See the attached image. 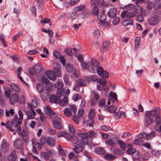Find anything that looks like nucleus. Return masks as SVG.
I'll return each mask as SVG.
<instances>
[{
	"instance_id": "obj_1",
	"label": "nucleus",
	"mask_w": 161,
	"mask_h": 161,
	"mask_svg": "<svg viewBox=\"0 0 161 161\" xmlns=\"http://www.w3.org/2000/svg\"><path fill=\"white\" fill-rule=\"evenodd\" d=\"M160 109L155 108L154 109L147 112L145 115L144 125L148 126L152 123L156 122L157 130L159 133H161V118L159 114Z\"/></svg>"
},
{
	"instance_id": "obj_2",
	"label": "nucleus",
	"mask_w": 161,
	"mask_h": 161,
	"mask_svg": "<svg viewBox=\"0 0 161 161\" xmlns=\"http://www.w3.org/2000/svg\"><path fill=\"white\" fill-rule=\"evenodd\" d=\"M53 126L58 130H61L63 128L62 124V120L58 116L55 117L52 121Z\"/></svg>"
},
{
	"instance_id": "obj_3",
	"label": "nucleus",
	"mask_w": 161,
	"mask_h": 161,
	"mask_svg": "<svg viewBox=\"0 0 161 161\" xmlns=\"http://www.w3.org/2000/svg\"><path fill=\"white\" fill-rule=\"evenodd\" d=\"M96 133L94 130H90L86 133H78L77 134V135L82 139H85L88 137H92Z\"/></svg>"
},
{
	"instance_id": "obj_4",
	"label": "nucleus",
	"mask_w": 161,
	"mask_h": 161,
	"mask_svg": "<svg viewBox=\"0 0 161 161\" xmlns=\"http://www.w3.org/2000/svg\"><path fill=\"white\" fill-rule=\"evenodd\" d=\"M136 14V13L135 11L128 12L127 11L125 10L122 12L120 15L122 18H130L135 16Z\"/></svg>"
},
{
	"instance_id": "obj_5",
	"label": "nucleus",
	"mask_w": 161,
	"mask_h": 161,
	"mask_svg": "<svg viewBox=\"0 0 161 161\" xmlns=\"http://www.w3.org/2000/svg\"><path fill=\"white\" fill-rule=\"evenodd\" d=\"M19 115L20 117L19 120L15 122L14 126L17 129L18 133L21 132V125L22 120L23 119V114L21 110H19L18 112Z\"/></svg>"
},
{
	"instance_id": "obj_6",
	"label": "nucleus",
	"mask_w": 161,
	"mask_h": 161,
	"mask_svg": "<svg viewBox=\"0 0 161 161\" xmlns=\"http://www.w3.org/2000/svg\"><path fill=\"white\" fill-rule=\"evenodd\" d=\"M97 74L102 77L107 78L108 77V73L105 71H103V68L100 66L97 67Z\"/></svg>"
},
{
	"instance_id": "obj_7",
	"label": "nucleus",
	"mask_w": 161,
	"mask_h": 161,
	"mask_svg": "<svg viewBox=\"0 0 161 161\" xmlns=\"http://www.w3.org/2000/svg\"><path fill=\"white\" fill-rule=\"evenodd\" d=\"M0 149L3 153H5L9 149V144L8 142L3 140L0 147Z\"/></svg>"
},
{
	"instance_id": "obj_8",
	"label": "nucleus",
	"mask_w": 161,
	"mask_h": 161,
	"mask_svg": "<svg viewBox=\"0 0 161 161\" xmlns=\"http://www.w3.org/2000/svg\"><path fill=\"white\" fill-rule=\"evenodd\" d=\"M27 105L29 108L32 111V113H33V115L35 116L36 114V113L32 107L36 108L37 107L36 99H33L32 101V103L31 104L27 103Z\"/></svg>"
},
{
	"instance_id": "obj_9",
	"label": "nucleus",
	"mask_w": 161,
	"mask_h": 161,
	"mask_svg": "<svg viewBox=\"0 0 161 161\" xmlns=\"http://www.w3.org/2000/svg\"><path fill=\"white\" fill-rule=\"evenodd\" d=\"M14 146L17 149H21L23 147V142L20 138L16 139L14 142Z\"/></svg>"
},
{
	"instance_id": "obj_10",
	"label": "nucleus",
	"mask_w": 161,
	"mask_h": 161,
	"mask_svg": "<svg viewBox=\"0 0 161 161\" xmlns=\"http://www.w3.org/2000/svg\"><path fill=\"white\" fill-rule=\"evenodd\" d=\"M108 15L111 18H113L116 17L117 15V9L115 8L110 9L108 12Z\"/></svg>"
},
{
	"instance_id": "obj_11",
	"label": "nucleus",
	"mask_w": 161,
	"mask_h": 161,
	"mask_svg": "<svg viewBox=\"0 0 161 161\" xmlns=\"http://www.w3.org/2000/svg\"><path fill=\"white\" fill-rule=\"evenodd\" d=\"M96 16L98 19L101 22L103 23L106 20V15L103 12H99Z\"/></svg>"
},
{
	"instance_id": "obj_12",
	"label": "nucleus",
	"mask_w": 161,
	"mask_h": 161,
	"mask_svg": "<svg viewBox=\"0 0 161 161\" xmlns=\"http://www.w3.org/2000/svg\"><path fill=\"white\" fill-rule=\"evenodd\" d=\"M19 95L17 93L14 94L10 97V102L12 104L17 103L19 100Z\"/></svg>"
},
{
	"instance_id": "obj_13",
	"label": "nucleus",
	"mask_w": 161,
	"mask_h": 161,
	"mask_svg": "<svg viewBox=\"0 0 161 161\" xmlns=\"http://www.w3.org/2000/svg\"><path fill=\"white\" fill-rule=\"evenodd\" d=\"M47 76L50 80H54L56 79V76L52 71L47 70L45 73Z\"/></svg>"
},
{
	"instance_id": "obj_14",
	"label": "nucleus",
	"mask_w": 161,
	"mask_h": 161,
	"mask_svg": "<svg viewBox=\"0 0 161 161\" xmlns=\"http://www.w3.org/2000/svg\"><path fill=\"white\" fill-rule=\"evenodd\" d=\"M60 100V97H58L55 95H52L49 98V101L50 103H54L57 104L59 102Z\"/></svg>"
},
{
	"instance_id": "obj_15",
	"label": "nucleus",
	"mask_w": 161,
	"mask_h": 161,
	"mask_svg": "<svg viewBox=\"0 0 161 161\" xmlns=\"http://www.w3.org/2000/svg\"><path fill=\"white\" fill-rule=\"evenodd\" d=\"M83 149L82 146L78 144L75 146L73 149L76 153H77L82 152L83 150Z\"/></svg>"
},
{
	"instance_id": "obj_16",
	"label": "nucleus",
	"mask_w": 161,
	"mask_h": 161,
	"mask_svg": "<svg viewBox=\"0 0 161 161\" xmlns=\"http://www.w3.org/2000/svg\"><path fill=\"white\" fill-rule=\"evenodd\" d=\"M110 44L108 41H105L103 42V46L102 47V50L103 52H106L109 48Z\"/></svg>"
},
{
	"instance_id": "obj_17",
	"label": "nucleus",
	"mask_w": 161,
	"mask_h": 161,
	"mask_svg": "<svg viewBox=\"0 0 161 161\" xmlns=\"http://www.w3.org/2000/svg\"><path fill=\"white\" fill-rule=\"evenodd\" d=\"M55 142V140L51 137H48L47 139V143L50 146H53Z\"/></svg>"
},
{
	"instance_id": "obj_18",
	"label": "nucleus",
	"mask_w": 161,
	"mask_h": 161,
	"mask_svg": "<svg viewBox=\"0 0 161 161\" xmlns=\"http://www.w3.org/2000/svg\"><path fill=\"white\" fill-rule=\"evenodd\" d=\"M158 23V19L155 17H152L149 19L148 20V23L150 25H155Z\"/></svg>"
},
{
	"instance_id": "obj_19",
	"label": "nucleus",
	"mask_w": 161,
	"mask_h": 161,
	"mask_svg": "<svg viewBox=\"0 0 161 161\" xmlns=\"http://www.w3.org/2000/svg\"><path fill=\"white\" fill-rule=\"evenodd\" d=\"M20 133L21 134V136L22 138L26 142L28 141V138L27 137L28 134L26 131L24 130H23L22 132L18 133L19 134Z\"/></svg>"
},
{
	"instance_id": "obj_20",
	"label": "nucleus",
	"mask_w": 161,
	"mask_h": 161,
	"mask_svg": "<svg viewBox=\"0 0 161 161\" xmlns=\"http://www.w3.org/2000/svg\"><path fill=\"white\" fill-rule=\"evenodd\" d=\"M10 85V86L14 91L16 92L19 91V87L18 85L14 83H11Z\"/></svg>"
},
{
	"instance_id": "obj_21",
	"label": "nucleus",
	"mask_w": 161,
	"mask_h": 161,
	"mask_svg": "<svg viewBox=\"0 0 161 161\" xmlns=\"http://www.w3.org/2000/svg\"><path fill=\"white\" fill-rule=\"evenodd\" d=\"M122 24L123 25L126 26L128 25H133V20L132 19H128L123 21Z\"/></svg>"
},
{
	"instance_id": "obj_22",
	"label": "nucleus",
	"mask_w": 161,
	"mask_h": 161,
	"mask_svg": "<svg viewBox=\"0 0 161 161\" xmlns=\"http://www.w3.org/2000/svg\"><path fill=\"white\" fill-rule=\"evenodd\" d=\"M156 132L153 131L148 134H147V138L146 140H151L154 138L156 135Z\"/></svg>"
},
{
	"instance_id": "obj_23",
	"label": "nucleus",
	"mask_w": 161,
	"mask_h": 161,
	"mask_svg": "<svg viewBox=\"0 0 161 161\" xmlns=\"http://www.w3.org/2000/svg\"><path fill=\"white\" fill-rule=\"evenodd\" d=\"M105 158L108 160H112L115 159L116 156L111 154H107L104 156Z\"/></svg>"
},
{
	"instance_id": "obj_24",
	"label": "nucleus",
	"mask_w": 161,
	"mask_h": 161,
	"mask_svg": "<svg viewBox=\"0 0 161 161\" xmlns=\"http://www.w3.org/2000/svg\"><path fill=\"white\" fill-rule=\"evenodd\" d=\"M106 109H108V111L111 113H114L116 109V107L114 106H106L105 108Z\"/></svg>"
},
{
	"instance_id": "obj_25",
	"label": "nucleus",
	"mask_w": 161,
	"mask_h": 161,
	"mask_svg": "<svg viewBox=\"0 0 161 161\" xmlns=\"http://www.w3.org/2000/svg\"><path fill=\"white\" fill-rule=\"evenodd\" d=\"M95 151L98 154H103L105 153V150L101 147H96L95 150Z\"/></svg>"
},
{
	"instance_id": "obj_26",
	"label": "nucleus",
	"mask_w": 161,
	"mask_h": 161,
	"mask_svg": "<svg viewBox=\"0 0 161 161\" xmlns=\"http://www.w3.org/2000/svg\"><path fill=\"white\" fill-rule=\"evenodd\" d=\"M76 83L80 86H84L86 85V82L82 79H79L76 82Z\"/></svg>"
},
{
	"instance_id": "obj_27",
	"label": "nucleus",
	"mask_w": 161,
	"mask_h": 161,
	"mask_svg": "<svg viewBox=\"0 0 161 161\" xmlns=\"http://www.w3.org/2000/svg\"><path fill=\"white\" fill-rule=\"evenodd\" d=\"M46 142H47L46 138L45 137H42L40 138L39 142H38L37 144L39 145L43 146L45 144Z\"/></svg>"
},
{
	"instance_id": "obj_28",
	"label": "nucleus",
	"mask_w": 161,
	"mask_h": 161,
	"mask_svg": "<svg viewBox=\"0 0 161 161\" xmlns=\"http://www.w3.org/2000/svg\"><path fill=\"white\" fill-rule=\"evenodd\" d=\"M40 80V81L45 84H48L50 82L49 80L44 75L42 76Z\"/></svg>"
},
{
	"instance_id": "obj_29",
	"label": "nucleus",
	"mask_w": 161,
	"mask_h": 161,
	"mask_svg": "<svg viewBox=\"0 0 161 161\" xmlns=\"http://www.w3.org/2000/svg\"><path fill=\"white\" fill-rule=\"evenodd\" d=\"M33 67L37 73L40 72L42 70V66L40 63L35 65Z\"/></svg>"
},
{
	"instance_id": "obj_30",
	"label": "nucleus",
	"mask_w": 161,
	"mask_h": 161,
	"mask_svg": "<svg viewBox=\"0 0 161 161\" xmlns=\"http://www.w3.org/2000/svg\"><path fill=\"white\" fill-rule=\"evenodd\" d=\"M99 12V8L97 5H94L92 10V14L93 15H96Z\"/></svg>"
},
{
	"instance_id": "obj_31",
	"label": "nucleus",
	"mask_w": 161,
	"mask_h": 161,
	"mask_svg": "<svg viewBox=\"0 0 161 161\" xmlns=\"http://www.w3.org/2000/svg\"><path fill=\"white\" fill-rule=\"evenodd\" d=\"M97 4L99 6H103L102 8H103L107 7L108 6L107 3L103 0H99L97 2Z\"/></svg>"
},
{
	"instance_id": "obj_32",
	"label": "nucleus",
	"mask_w": 161,
	"mask_h": 161,
	"mask_svg": "<svg viewBox=\"0 0 161 161\" xmlns=\"http://www.w3.org/2000/svg\"><path fill=\"white\" fill-rule=\"evenodd\" d=\"M95 110L93 109H91L89 111L88 115L89 119H93L95 116Z\"/></svg>"
},
{
	"instance_id": "obj_33",
	"label": "nucleus",
	"mask_w": 161,
	"mask_h": 161,
	"mask_svg": "<svg viewBox=\"0 0 161 161\" xmlns=\"http://www.w3.org/2000/svg\"><path fill=\"white\" fill-rule=\"evenodd\" d=\"M48 96V94L47 90H46L45 92H43L41 94L42 99L44 101L47 100V97Z\"/></svg>"
},
{
	"instance_id": "obj_34",
	"label": "nucleus",
	"mask_w": 161,
	"mask_h": 161,
	"mask_svg": "<svg viewBox=\"0 0 161 161\" xmlns=\"http://www.w3.org/2000/svg\"><path fill=\"white\" fill-rule=\"evenodd\" d=\"M67 98L66 97H64L63 99H62L60 101H59V100L58 103H59L60 105L63 106L65 105L66 103H67Z\"/></svg>"
},
{
	"instance_id": "obj_35",
	"label": "nucleus",
	"mask_w": 161,
	"mask_h": 161,
	"mask_svg": "<svg viewBox=\"0 0 161 161\" xmlns=\"http://www.w3.org/2000/svg\"><path fill=\"white\" fill-rule=\"evenodd\" d=\"M154 8L158 9L161 8V0H157L154 3Z\"/></svg>"
},
{
	"instance_id": "obj_36",
	"label": "nucleus",
	"mask_w": 161,
	"mask_h": 161,
	"mask_svg": "<svg viewBox=\"0 0 161 161\" xmlns=\"http://www.w3.org/2000/svg\"><path fill=\"white\" fill-rule=\"evenodd\" d=\"M105 143L107 145L114 146L115 143L112 139H108L105 141Z\"/></svg>"
},
{
	"instance_id": "obj_37",
	"label": "nucleus",
	"mask_w": 161,
	"mask_h": 161,
	"mask_svg": "<svg viewBox=\"0 0 161 161\" xmlns=\"http://www.w3.org/2000/svg\"><path fill=\"white\" fill-rule=\"evenodd\" d=\"M108 98L114 99L115 100L118 101L117 95L115 93H112V92H110L108 96Z\"/></svg>"
},
{
	"instance_id": "obj_38",
	"label": "nucleus",
	"mask_w": 161,
	"mask_h": 161,
	"mask_svg": "<svg viewBox=\"0 0 161 161\" xmlns=\"http://www.w3.org/2000/svg\"><path fill=\"white\" fill-rule=\"evenodd\" d=\"M66 68L67 71L68 72H72L73 70V65L69 64H66Z\"/></svg>"
},
{
	"instance_id": "obj_39",
	"label": "nucleus",
	"mask_w": 161,
	"mask_h": 161,
	"mask_svg": "<svg viewBox=\"0 0 161 161\" xmlns=\"http://www.w3.org/2000/svg\"><path fill=\"white\" fill-rule=\"evenodd\" d=\"M64 114L66 116L69 117L72 115V113L70 109L66 108L64 109Z\"/></svg>"
},
{
	"instance_id": "obj_40",
	"label": "nucleus",
	"mask_w": 161,
	"mask_h": 161,
	"mask_svg": "<svg viewBox=\"0 0 161 161\" xmlns=\"http://www.w3.org/2000/svg\"><path fill=\"white\" fill-rule=\"evenodd\" d=\"M91 62L93 65L96 68H97L99 65L98 61L95 59L92 58Z\"/></svg>"
},
{
	"instance_id": "obj_41",
	"label": "nucleus",
	"mask_w": 161,
	"mask_h": 161,
	"mask_svg": "<svg viewBox=\"0 0 161 161\" xmlns=\"http://www.w3.org/2000/svg\"><path fill=\"white\" fill-rule=\"evenodd\" d=\"M43 0H37L36 1V5H37L38 8L41 9L43 7Z\"/></svg>"
},
{
	"instance_id": "obj_42",
	"label": "nucleus",
	"mask_w": 161,
	"mask_h": 161,
	"mask_svg": "<svg viewBox=\"0 0 161 161\" xmlns=\"http://www.w3.org/2000/svg\"><path fill=\"white\" fill-rule=\"evenodd\" d=\"M70 140L74 144H77L79 142V139L76 136H73L70 139Z\"/></svg>"
},
{
	"instance_id": "obj_43",
	"label": "nucleus",
	"mask_w": 161,
	"mask_h": 161,
	"mask_svg": "<svg viewBox=\"0 0 161 161\" xmlns=\"http://www.w3.org/2000/svg\"><path fill=\"white\" fill-rule=\"evenodd\" d=\"M118 143L120 147L122 149L125 150L126 145V144L125 142L119 140L118 141Z\"/></svg>"
},
{
	"instance_id": "obj_44",
	"label": "nucleus",
	"mask_w": 161,
	"mask_h": 161,
	"mask_svg": "<svg viewBox=\"0 0 161 161\" xmlns=\"http://www.w3.org/2000/svg\"><path fill=\"white\" fill-rule=\"evenodd\" d=\"M38 92H42L44 89V86L42 84L37 83L36 85Z\"/></svg>"
},
{
	"instance_id": "obj_45",
	"label": "nucleus",
	"mask_w": 161,
	"mask_h": 161,
	"mask_svg": "<svg viewBox=\"0 0 161 161\" xmlns=\"http://www.w3.org/2000/svg\"><path fill=\"white\" fill-rule=\"evenodd\" d=\"M26 114L27 117V119H30L35 118V116L33 115V113L32 114L31 112L27 111L26 112Z\"/></svg>"
},
{
	"instance_id": "obj_46",
	"label": "nucleus",
	"mask_w": 161,
	"mask_h": 161,
	"mask_svg": "<svg viewBox=\"0 0 161 161\" xmlns=\"http://www.w3.org/2000/svg\"><path fill=\"white\" fill-rule=\"evenodd\" d=\"M29 71L30 74L32 76L34 75L37 73L33 67L30 68L29 70Z\"/></svg>"
},
{
	"instance_id": "obj_47",
	"label": "nucleus",
	"mask_w": 161,
	"mask_h": 161,
	"mask_svg": "<svg viewBox=\"0 0 161 161\" xmlns=\"http://www.w3.org/2000/svg\"><path fill=\"white\" fill-rule=\"evenodd\" d=\"M23 33V31H20L18 34H16L15 36L13 37V41H15L16 40L17 38L21 36L22 35Z\"/></svg>"
},
{
	"instance_id": "obj_48",
	"label": "nucleus",
	"mask_w": 161,
	"mask_h": 161,
	"mask_svg": "<svg viewBox=\"0 0 161 161\" xmlns=\"http://www.w3.org/2000/svg\"><path fill=\"white\" fill-rule=\"evenodd\" d=\"M98 82L102 86H104L107 84V81L104 79L101 78L99 79Z\"/></svg>"
},
{
	"instance_id": "obj_49",
	"label": "nucleus",
	"mask_w": 161,
	"mask_h": 161,
	"mask_svg": "<svg viewBox=\"0 0 161 161\" xmlns=\"http://www.w3.org/2000/svg\"><path fill=\"white\" fill-rule=\"evenodd\" d=\"M5 111V115L7 116H10V114H11L12 115L14 113V110L12 108H11L10 110L9 111H8L7 110H6Z\"/></svg>"
},
{
	"instance_id": "obj_50",
	"label": "nucleus",
	"mask_w": 161,
	"mask_h": 161,
	"mask_svg": "<svg viewBox=\"0 0 161 161\" xmlns=\"http://www.w3.org/2000/svg\"><path fill=\"white\" fill-rule=\"evenodd\" d=\"M120 21L119 18L118 17H114L112 23L114 25H116L119 23Z\"/></svg>"
},
{
	"instance_id": "obj_51",
	"label": "nucleus",
	"mask_w": 161,
	"mask_h": 161,
	"mask_svg": "<svg viewBox=\"0 0 161 161\" xmlns=\"http://www.w3.org/2000/svg\"><path fill=\"white\" fill-rule=\"evenodd\" d=\"M54 56L56 58H59L61 57V55L59 52L58 51H55L53 53Z\"/></svg>"
},
{
	"instance_id": "obj_52",
	"label": "nucleus",
	"mask_w": 161,
	"mask_h": 161,
	"mask_svg": "<svg viewBox=\"0 0 161 161\" xmlns=\"http://www.w3.org/2000/svg\"><path fill=\"white\" fill-rule=\"evenodd\" d=\"M100 129L101 130L105 131L112 130V129L111 128L104 125L101 126Z\"/></svg>"
},
{
	"instance_id": "obj_53",
	"label": "nucleus",
	"mask_w": 161,
	"mask_h": 161,
	"mask_svg": "<svg viewBox=\"0 0 161 161\" xmlns=\"http://www.w3.org/2000/svg\"><path fill=\"white\" fill-rule=\"evenodd\" d=\"M73 99L75 101H77L81 99V96L78 94H75L73 97Z\"/></svg>"
},
{
	"instance_id": "obj_54",
	"label": "nucleus",
	"mask_w": 161,
	"mask_h": 161,
	"mask_svg": "<svg viewBox=\"0 0 161 161\" xmlns=\"http://www.w3.org/2000/svg\"><path fill=\"white\" fill-rule=\"evenodd\" d=\"M152 154L156 157H158L160 154V153L159 151L152 150L151 152Z\"/></svg>"
},
{
	"instance_id": "obj_55",
	"label": "nucleus",
	"mask_w": 161,
	"mask_h": 161,
	"mask_svg": "<svg viewBox=\"0 0 161 161\" xmlns=\"http://www.w3.org/2000/svg\"><path fill=\"white\" fill-rule=\"evenodd\" d=\"M81 66L84 69H87L89 68L88 64L84 61L81 62Z\"/></svg>"
},
{
	"instance_id": "obj_56",
	"label": "nucleus",
	"mask_w": 161,
	"mask_h": 161,
	"mask_svg": "<svg viewBox=\"0 0 161 161\" xmlns=\"http://www.w3.org/2000/svg\"><path fill=\"white\" fill-rule=\"evenodd\" d=\"M86 6L82 5L79 6L75 8V9L76 11H79L83 9Z\"/></svg>"
},
{
	"instance_id": "obj_57",
	"label": "nucleus",
	"mask_w": 161,
	"mask_h": 161,
	"mask_svg": "<svg viewBox=\"0 0 161 161\" xmlns=\"http://www.w3.org/2000/svg\"><path fill=\"white\" fill-rule=\"evenodd\" d=\"M153 7H154V4H153V3L152 2H148L147 5V9L149 10H151L152 9Z\"/></svg>"
},
{
	"instance_id": "obj_58",
	"label": "nucleus",
	"mask_w": 161,
	"mask_h": 161,
	"mask_svg": "<svg viewBox=\"0 0 161 161\" xmlns=\"http://www.w3.org/2000/svg\"><path fill=\"white\" fill-rule=\"evenodd\" d=\"M55 73L58 77H59L60 75V70L57 68H54L53 69Z\"/></svg>"
},
{
	"instance_id": "obj_59",
	"label": "nucleus",
	"mask_w": 161,
	"mask_h": 161,
	"mask_svg": "<svg viewBox=\"0 0 161 161\" xmlns=\"http://www.w3.org/2000/svg\"><path fill=\"white\" fill-rule=\"evenodd\" d=\"M105 101L104 99H101L98 103V105L100 107H103L105 106Z\"/></svg>"
},
{
	"instance_id": "obj_60",
	"label": "nucleus",
	"mask_w": 161,
	"mask_h": 161,
	"mask_svg": "<svg viewBox=\"0 0 161 161\" xmlns=\"http://www.w3.org/2000/svg\"><path fill=\"white\" fill-rule=\"evenodd\" d=\"M94 122V120L93 119H89L86 123V125H87L92 126L93 125Z\"/></svg>"
},
{
	"instance_id": "obj_61",
	"label": "nucleus",
	"mask_w": 161,
	"mask_h": 161,
	"mask_svg": "<svg viewBox=\"0 0 161 161\" xmlns=\"http://www.w3.org/2000/svg\"><path fill=\"white\" fill-rule=\"evenodd\" d=\"M65 53L70 56H72L73 55L72 50L71 49L66 48L64 49Z\"/></svg>"
},
{
	"instance_id": "obj_62",
	"label": "nucleus",
	"mask_w": 161,
	"mask_h": 161,
	"mask_svg": "<svg viewBox=\"0 0 161 161\" xmlns=\"http://www.w3.org/2000/svg\"><path fill=\"white\" fill-rule=\"evenodd\" d=\"M16 158V156H13L9 155L7 157L8 159L11 161H15Z\"/></svg>"
},
{
	"instance_id": "obj_63",
	"label": "nucleus",
	"mask_w": 161,
	"mask_h": 161,
	"mask_svg": "<svg viewBox=\"0 0 161 161\" xmlns=\"http://www.w3.org/2000/svg\"><path fill=\"white\" fill-rule=\"evenodd\" d=\"M143 142V140L141 139H136L135 140L134 143L135 144L138 145H141Z\"/></svg>"
},
{
	"instance_id": "obj_64",
	"label": "nucleus",
	"mask_w": 161,
	"mask_h": 161,
	"mask_svg": "<svg viewBox=\"0 0 161 161\" xmlns=\"http://www.w3.org/2000/svg\"><path fill=\"white\" fill-rule=\"evenodd\" d=\"M69 130L70 132L72 133H75V128L71 125H69Z\"/></svg>"
}]
</instances>
